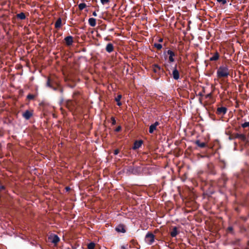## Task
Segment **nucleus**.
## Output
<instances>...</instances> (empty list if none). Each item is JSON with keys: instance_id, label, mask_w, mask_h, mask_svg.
<instances>
[{"instance_id": "obj_5", "label": "nucleus", "mask_w": 249, "mask_h": 249, "mask_svg": "<svg viewBox=\"0 0 249 249\" xmlns=\"http://www.w3.org/2000/svg\"><path fill=\"white\" fill-rule=\"evenodd\" d=\"M227 109L225 107H218L216 110V114L218 115H224L227 112Z\"/></svg>"}, {"instance_id": "obj_4", "label": "nucleus", "mask_w": 249, "mask_h": 249, "mask_svg": "<svg viewBox=\"0 0 249 249\" xmlns=\"http://www.w3.org/2000/svg\"><path fill=\"white\" fill-rule=\"evenodd\" d=\"M172 75L175 80H178L179 78V73L177 69V65L175 66L173 71Z\"/></svg>"}, {"instance_id": "obj_25", "label": "nucleus", "mask_w": 249, "mask_h": 249, "mask_svg": "<svg viewBox=\"0 0 249 249\" xmlns=\"http://www.w3.org/2000/svg\"><path fill=\"white\" fill-rule=\"evenodd\" d=\"M128 246V244L123 245L121 246L120 249H127Z\"/></svg>"}, {"instance_id": "obj_19", "label": "nucleus", "mask_w": 249, "mask_h": 249, "mask_svg": "<svg viewBox=\"0 0 249 249\" xmlns=\"http://www.w3.org/2000/svg\"><path fill=\"white\" fill-rule=\"evenodd\" d=\"M18 18L20 19H24L26 18L25 14L23 13H20L17 15Z\"/></svg>"}, {"instance_id": "obj_23", "label": "nucleus", "mask_w": 249, "mask_h": 249, "mask_svg": "<svg viewBox=\"0 0 249 249\" xmlns=\"http://www.w3.org/2000/svg\"><path fill=\"white\" fill-rule=\"evenodd\" d=\"M173 231L171 232L170 233H178V228L176 227H174L173 229Z\"/></svg>"}, {"instance_id": "obj_27", "label": "nucleus", "mask_w": 249, "mask_h": 249, "mask_svg": "<svg viewBox=\"0 0 249 249\" xmlns=\"http://www.w3.org/2000/svg\"><path fill=\"white\" fill-rule=\"evenodd\" d=\"M34 97H35V96L33 94H29L27 96V98L30 100L33 99L34 98Z\"/></svg>"}, {"instance_id": "obj_29", "label": "nucleus", "mask_w": 249, "mask_h": 249, "mask_svg": "<svg viewBox=\"0 0 249 249\" xmlns=\"http://www.w3.org/2000/svg\"><path fill=\"white\" fill-rule=\"evenodd\" d=\"M218 2H222V3L224 5L227 3V1L226 0H216Z\"/></svg>"}, {"instance_id": "obj_12", "label": "nucleus", "mask_w": 249, "mask_h": 249, "mask_svg": "<svg viewBox=\"0 0 249 249\" xmlns=\"http://www.w3.org/2000/svg\"><path fill=\"white\" fill-rule=\"evenodd\" d=\"M142 141H137L134 142L133 146V149H137L140 147L142 144Z\"/></svg>"}, {"instance_id": "obj_35", "label": "nucleus", "mask_w": 249, "mask_h": 249, "mask_svg": "<svg viewBox=\"0 0 249 249\" xmlns=\"http://www.w3.org/2000/svg\"><path fill=\"white\" fill-rule=\"evenodd\" d=\"M92 15H93V16H94V17H96V16H97V14H96V12H95V11H94V12H93Z\"/></svg>"}, {"instance_id": "obj_10", "label": "nucleus", "mask_w": 249, "mask_h": 249, "mask_svg": "<svg viewBox=\"0 0 249 249\" xmlns=\"http://www.w3.org/2000/svg\"><path fill=\"white\" fill-rule=\"evenodd\" d=\"M167 53L169 55V60L170 62H173L175 61L173 57L175 55V53L171 50H169Z\"/></svg>"}, {"instance_id": "obj_17", "label": "nucleus", "mask_w": 249, "mask_h": 249, "mask_svg": "<svg viewBox=\"0 0 249 249\" xmlns=\"http://www.w3.org/2000/svg\"><path fill=\"white\" fill-rule=\"evenodd\" d=\"M61 25H62L61 19L60 18H59L58 19H57V20H56V21L55 23V25H54L55 27L56 28H59L61 26Z\"/></svg>"}, {"instance_id": "obj_1", "label": "nucleus", "mask_w": 249, "mask_h": 249, "mask_svg": "<svg viewBox=\"0 0 249 249\" xmlns=\"http://www.w3.org/2000/svg\"><path fill=\"white\" fill-rule=\"evenodd\" d=\"M229 74V70L226 66H220L217 71V75L219 78L227 77Z\"/></svg>"}, {"instance_id": "obj_20", "label": "nucleus", "mask_w": 249, "mask_h": 249, "mask_svg": "<svg viewBox=\"0 0 249 249\" xmlns=\"http://www.w3.org/2000/svg\"><path fill=\"white\" fill-rule=\"evenodd\" d=\"M95 243L93 242H90L89 244L88 245V249H94L95 247Z\"/></svg>"}, {"instance_id": "obj_41", "label": "nucleus", "mask_w": 249, "mask_h": 249, "mask_svg": "<svg viewBox=\"0 0 249 249\" xmlns=\"http://www.w3.org/2000/svg\"><path fill=\"white\" fill-rule=\"evenodd\" d=\"M248 245L249 246V240L248 241Z\"/></svg>"}, {"instance_id": "obj_33", "label": "nucleus", "mask_w": 249, "mask_h": 249, "mask_svg": "<svg viewBox=\"0 0 249 249\" xmlns=\"http://www.w3.org/2000/svg\"><path fill=\"white\" fill-rule=\"evenodd\" d=\"M47 85L48 86L50 87V79H48Z\"/></svg>"}, {"instance_id": "obj_39", "label": "nucleus", "mask_w": 249, "mask_h": 249, "mask_svg": "<svg viewBox=\"0 0 249 249\" xmlns=\"http://www.w3.org/2000/svg\"><path fill=\"white\" fill-rule=\"evenodd\" d=\"M162 41V39L160 38V40H159V41L160 42H161Z\"/></svg>"}, {"instance_id": "obj_14", "label": "nucleus", "mask_w": 249, "mask_h": 249, "mask_svg": "<svg viewBox=\"0 0 249 249\" xmlns=\"http://www.w3.org/2000/svg\"><path fill=\"white\" fill-rule=\"evenodd\" d=\"M89 23L91 27L95 26L96 24V19L91 18L89 19Z\"/></svg>"}, {"instance_id": "obj_6", "label": "nucleus", "mask_w": 249, "mask_h": 249, "mask_svg": "<svg viewBox=\"0 0 249 249\" xmlns=\"http://www.w3.org/2000/svg\"><path fill=\"white\" fill-rule=\"evenodd\" d=\"M115 230L118 232H121L124 233L126 232L124 225H122V224H120V225H119L118 226H117L115 228Z\"/></svg>"}, {"instance_id": "obj_30", "label": "nucleus", "mask_w": 249, "mask_h": 249, "mask_svg": "<svg viewBox=\"0 0 249 249\" xmlns=\"http://www.w3.org/2000/svg\"><path fill=\"white\" fill-rule=\"evenodd\" d=\"M112 124L115 125L116 124V120L114 117H111Z\"/></svg>"}, {"instance_id": "obj_34", "label": "nucleus", "mask_w": 249, "mask_h": 249, "mask_svg": "<svg viewBox=\"0 0 249 249\" xmlns=\"http://www.w3.org/2000/svg\"><path fill=\"white\" fill-rule=\"evenodd\" d=\"M4 189H5L4 186H0V191L4 190Z\"/></svg>"}, {"instance_id": "obj_11", "label": "nucleus", "mask_w": 249, "mask_h": 249, "mask_svg": "<svg viewBox=\"0 0 249 249\" xmlns=\"http://www.w3.org/2000/svg\"><path fill=\"white\" fill-rule=\"evenodd\" d=\"M113 50H114V47H113V45H112V44L108 43L107 44L106 48V50L107 52L110 53H111L112 52H113Z\"/></svg>"}, {"instance_id": "obj_21", "label": "nucleus", "mask_w": 249, "mask_h": 249, "mask_svg": "<svg viewBox=\"0 0 249 249\" xmlns=\"http://www.w3.org/2000/svg\"><path fill=\"white\" fill-rule=\"evenodd\" d=\"M86 7V4L85 3H80L78 5L79 9L82 10Z\"/></svg>"}, {"instance_id": "obj_36", "label": "nucleus", "mask_w": 249, "mask_h": 249, "mask_svg": "<svg viewBox=\"0 0 249 249\" xmlns=\"http://www.w3.org/2000/svg\"><path fill=\"white\" fill-rule=\"evenodd\" d=\"M121 103L119 101V102H117V105L119 106H120L121 105Z\"/></svg>"}, {"instance_id": "obj_18", "label": "nucleus", "mask_w": 249, "mask_h": 249, "mask_svg": "<svg viewBox=\"0 0 249 249\" xmlns=\"http://www.w3.org/2000/svg\"><path fill=\"white\" fill-rule=\"evenodd\" d=\"M195 143L199 147L203 148L205 147L206 143L205 142H201L199 140L196 141Z\"/></svg>"}, {"instance_id": "obj_38", "label": "nucleus", "mask_w": 249, "mask_h": 249, "mask_svg": "<svg viewBox=\"0 0 249 249\" xmlns=\"http://www.w3.org/2000/svg\"><path fill=\"white\" fill-rule=\"evenodd\" d=\"M171 235H172V237H176L177 234H171Z\"/></svg>"}, {"instance_id": "obj_28", "label": "nucleus", "mask_w": 249, "mask_h": 249, "mask_svg": "<svg viewBox=\"0 0 249 249\" xmlns=\"http://www.w3.org/2000/svg\"><path fill=\"white\" fill-rule=\"evenodd\" d=\"M121 98H122V95H118L117 96V97H116V98H115V100H116V102H119V101H120V100H121Z\"/></svg>"}, {"instance_id": "obj_8", "label": "nucleus", "mask_w": 249, "mask_h": 249, "mask_svg": "<svg viewBox=\"0 0 249 249\" xmlns=\"http://www.w3.org/2000/svg\"><path fill=\"white\" fill-rule=\"evenodd\" d=\"M65 41L68 46H70L73 43V37L71 36H67L65 38Z\"/></svg>"}, {"instance_id": "obj_3", "label": "nucleus", "mask_w": 249, "mask_h": 249, "mask_svg": "<svg viewBox=\"0 0 249 249\" xmlns=\"http://www.w3.org/2000/svg\"><path fill=\"white\" fill-rule=\"evenodd\" d=\"M144 239L148 245H152L155 241L154 234H146Z\"/></svg>"}, {"instance_id": "obj_7", "label": "nucleus", "mask_w": 249, "mask_h": 249, "mask_svg": "<svg viewBox=\"0 0 249 249\" xmlns=\"http://www.w3.org/2000/svg\"><path fill=\"white\" fill-rule=\"evenodd\" d=\"M158 122H156L154 124H151L149 127V132L150 133H153L156 130L157 126L159 125Z\"/></svg>"}, {"instance_id": "obj_31", "label": "nucleus", "mask_w": 249, "mask_h": 249, "mask_svg": "<svg viewBox=\"0 0 249 249\" xmlns=\"http://www.w3.org/2000/svg\"><path fill=\"white\" fill-rule=\"evenodd\" d=\"M121 130V126H118L115 129V131L116 132H119L120 131V130Z\"/></svg>"}, {"instance_id": "obj_40", "label": "nucleus", "mask_w": 249, "mask_h": 249, "mask_svg": "<svg viewBox=\"0 0 249 249\" xmlns=\"http://www.w3.org/2000/svg\"><path fill=\"white\" fill-rule=\"evenodd\" d=\"M211 96V94H208V95H207V97H209V96Z\"/></svg>"}, {"instance_id": "obj_9", "label": "nucleus", "mask_w": 249, "mask_h": 249, "mask_svg": "<svg viewBox=\"0 0 249 249\" xmlns=\"http://www.w3.org/2000/svg\"><path fill=\"white\" fill-rule=\"evenodd\" d=\"M235 137L244 142L246 141L247 139L246 136L243 134L237 133L235 135Z\"/></svg>"}, {"instance_id": "obj_26", "label": "nucleus", "mask_w": 249, "mask_h": 249, "mask_svg": "<svg viewBox=\"0 0 249 249\" xmlns=\"http://www.w3.org/2000/svg\"><path fill=\"white\" fill-rule=\"evenodd\" d=\"M101 0V2L103 5L105 4L106 3H107L109 2V0Z\"/></svg>"}, {"instance_id": "obj_13", "label": "nucleus", "mask_w": 249, "mask_h": 249, "mask_svg": "<svg viewBox=\"0 0 249 249\" xmlns=\"http://www.w3.org/2000/svg\"><path fill=\"white\" fill-rule=\"evenodd\" d=\"M161 70V68L158 65L154 64L153 66V71L155 73H159Z\"/></svg>"}, {"instance_id": "obj_32", "label": "nucleus", "mask_w": 249, "mask_h": 249, "mask_svg": "<svg viewBox=\"0 0 249 249\" xmlns=\"http://www.w3.org/2000/svg\"><path fill=\"white\" fill-rule=\"evenodd\" d=\"M119 150L118 149H116L114 152V155H116L119 153Z\"/></svg>"}, {"instance_id": "obj_37", "label": "nucleus", "mask_w": 249, "mask_h": 249, "mask_svg": "<svg viewBox=\"0 0 249 249\" xmlns=\"http://www.w3.org/2000/svg\"><path fill=\"white\" fill-rule=\"evenodd\" d=\"M228 230L229 231H231L232 230V227H229L228 228Z\"/></svg>"}, {"instance_id": "obj_15", "label": "nucleus", "mask_w": 249, "mask_h": 249, "mask_svg": "<svg viewBox=\"0 0 249 249\" xmlns=\"http://www.w3.org/2000/svg\"><path fill=\"white\" fill-rule=\"evenodd\" d=\"M32 114L28 110H26L23 114V116L24 118H25L26 119L28 120L30 118V117L32 116Z\"/></svg>"}, {"instance_id": "obj_24", "label": "nucleus", "mask_w": 249, "mask_h": 249, "mask_svg": "<svg viewBox=\"0 0 249 249\" xmlns=\"http://www.w3.org/2000/svg\"><path fill=\"white\" fill-rule=\"evenodd\" d=\"M242 126L243 128L249 127V122H246L242 124Z\"/></svg>"}, {"instance_id": "obj_22", "label": "nucleus", "mask_w": 249, "mask_h": 249, "mask_svg": "<svg viewBox=\"0 0 249 249\" xmlns=\"http://www.w3.org/2000/svg\"><path fill=\"white\" fill-rule=\"evenodd\" d=\"M154 46L158 50H160L162 48V45L159 43H155L154 44Z\"/></svg>"}, {"instance_id": "obj_16", "label": "nucleus", "mask_w": 249, "mask_h": 249, "mask_svg": "<svg viewBox=\"0 0 249 249\" xmlns=\"http://www.w3.org/2000/svg\"><path fill=\"white\" fill-rule=\"evenodd\" d=\"M219 53H218V52H216L214 55L212 57H210V60L211 61H216L219 59Z\"/></svg>"}, {"instance_id": "obj_2", "label": "nucleus", "mask_w": 249, "mask_h": 249, "mask_svg": "<svg viewBox=\"0 0 249 249\" xmlns=\"http://www.w3.org/2000/svg\"><path fill=\"white\" fill-rule=\"evenodd\" d=\"M59 241V237L56 234H50L48 238L47 241L53 244L54 245H56Z\"/></svg>"}]
</instances>
